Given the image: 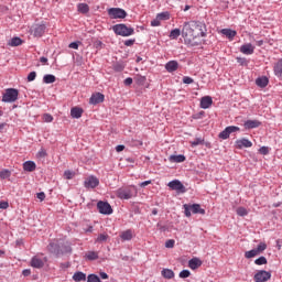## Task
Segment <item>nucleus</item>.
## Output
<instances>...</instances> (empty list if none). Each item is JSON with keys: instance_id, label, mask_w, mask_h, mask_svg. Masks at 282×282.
Here are the masks:
<instances>
[{"instance_id": "1", "label": "nucleus", "mask_w": 282, "mask_h": 282, "mask_svg": "<svg viewBox=\"0 0 282 282\" xmlns=\"http://www.w3.org/2000/svg\"><path fill=\"white\" fill-rule=\"evenodd\" d=\"M206 36V24L200 21H189L183 24L182 37L186 45H197L196 39Z\"/></svg>"}, {"instance_id": "2", "label": "nucleus", "mask_w": 282, "mask_h": 282, "mask_svg": "<svg viewBox=\"0 0 282 282\" xmlns=\"http://www.w3.org/2000/svg\"><path fill=\"white\" fill-rule=\"evenodd\" d=\"M112 31L117 36H133V34H135V30L131 26H127V24H116L112 26Z\"/></svg>"}, {"instance_id": "3", "label": "nucleus", "mask_w": 282, "mask_h": 282, "mask_svg": "<svg viewBox=\"0 0 282 282\" xmlns=\"http://www.w3.org/2000/svg\"><path fill=\"white\" fill-rule=\"evenodd\" d=\"M183 208L186 217H191V212L194 215H197V214L206 215V209H203L199 204H193V205L185 204L183 205Z\"/></svg>"}, {"instance_id": "4", "label": "nucleus", "mask_w": 282, "mask_h": 282, "mask_svg": "<svg viewBox=\"0 0 282 282\" xmlns=\"http://www.w3.org/2000/svg\"><path fill=\"white\" fill-rule=\"evenodd\" d=\"M137 193L135 187H121L117 191V197L119 199H131V197H135Z\"/></svg>"}, {"instance_id": "5", "label": "nucleus", "mask_w": 282, "mask_h": 282, "mask_svg": "<svg viewBox=\"0 0 282 282\" xmlns=\"http://www.w3.org/2000/svg\"><path fill=\"white\" fill-rule=\"evenodd\" d=\"M19 100V90L17 88H8L2 96V102H17Z\"/></svg>"}, {"instance_id": "6", "label": "nucleus", "mask_w": 282, "mask_h": 282, "mask_svg": "<svg viewBox=\"0 0 282 282\" xmlns=\"http://www.w3.org/2000/svg\"><path fill=\"white\" fill-rule=\"evenodd\" d=\"M108 17L110 19H127V11L120 8H110L108 9Z\"/></svg>"}, {"instance_id": "7", "label": "nucleus", "mask_w": 282, "mask_h": 282, "mask_svg": "<svg viewBox=\"0 0 282 282\" xmlns=\"http://www.w3.org/2000/svg\"><path fill=\"white\" fill-rule=\"evenodd\" d=\"M97 208L101 215H111L113 213V208H111V205L107 202H98Z\"/></svg>"}, {"instance_id": "8", "label": "nucleus", "mask_w": 282, "mask_h": 282, "mask_svg": "<svg viewBox=\"0 0 282 282\" xmlns=\"http://www.w3.org/2000/svg\"><path fill=\"white\" fill-rule=\"evenodd\" d=\"M237 131H240L239 127L229 126L218 134V138H220V140H228L230 133H237Z\"/></svg>"}, {"instance_id": "9", "label": "nucleus", "mask_w": 282, "mask_h": 282, "mask_svg": "<svg viewBox=\"0 0 282 282\" xmlns=\"http://www.w3.org/2000/svg\"><path fill=\"white\" fill-rule=\"evenodd\" d=\"M253 279L256 282L270 281V279H272V273L265 270H260L254 274Z\"/></svg>"}, {"instance_id": "10", "label": "nucleus", "mask_w": 282, "mask_h": 282, "mask_svg": "<svg viewBox=\"0 0 282 282\" xmlns=\"http://www.w3.org/2000/svg\"><path fill=\"white\" fill-rule=\"evenodd\" d=\"M45 30H46L45 24H34V25L31 28V34H32L35 39H41V36H43V34H45Z\"/></svg>"}, {"instance_id": "11", "label": "nucleus", "mask_w": 282, "mask_h": 282, "mask_svg": "<svg viewBox=\"0 0 282 282\" xmlns=\"http://www.w3.org/2000/svg\"><path fill=\"white\" fill-rule=\"evenodd\" d=\"M45 261H47V258L42 259L41 257L35 256L31 259L30 265L31 268L41 269L45 265Z\"/></svg>"}, {"instance_id": "12", "label": "nucleus", "mask_w": 282, "mask_h": 282, "mask_svg": "<svg viewBox=\"0 0 282 282\" xmlns=\"http://www.w3.org/2000/svg\"><path fill=\"white\" fill-rule=\"evenodd\" d=\"M167 186L172 189V191H178L180 193H186V187H184V184H182V182H180L178 180L175 181H171Z\"/></svg>"}, {"instance_id": "13", "label": "nucleus", "mask_w": 282, "mask_h": 282, "mask_svg": "<svg viewBox=\"0 0 282 282\" xmlns=\"http://www.w3.org/2000/svg\"><path fill=\"white\" fill-rule=\"evenodd\" d=\"M235 147L239 150L241 149H250L252 147V141L246 139V138H242V139H238L236 140L235 142Z\"/></svg>"}, {"instance_id": "14", "label": "nucleus", "mask_w": 282, "mask_h": 282, "mask_svg": "<svg viewBox=\"0 0 282 282\" xmlns=\"http://www.w3.org/2000/svg\"><path fill=\"white\" fill-rule=\"evenodd\" d=\"M100 184V181L96 176H89L85 180L84 186L85 188H96Z\"/></svg>"}, {"instance_id": "15", "label": "nucleus", "mask_w": 282, "mask_h": 282, "mask_svg": "<svg viewBox=\"0 0 282 282\" xmlns=\"http://www.w3.org/2000/svg\"><path fill=\"white\" fill-rule=\"evenodd\" d=\"M100 102H105V95H102L101 93L93 94L89 99V104L90 105H100Z\"/></svg>"}, {"instance_id": "16", "label": "nucleus", "mask_w": 282, "mask_h": 282, "mask_svg": "<svg viewBox=\"0 0 282 282\" xmlns=\"http://www.w3.org/2000/svg\"><path fill=\"white\" fill-rule=\"evenodd\" d=\"M47 248L51 254H55V257H61V242H51Z\"/></svg>"}, {"instance_id": "17", "label": "nucleus", "mask_w": 282, "mask_h": 282, "mask_svg": "<svg viewBox=\"0 0 282 282\" xmlns=\"http://www.w3.org/2000/svg\"><path fill=\"white\" fill-rule=\"evenodd\" d=\"M241 54H246V56H250L254 54V46L251 43H247L240 46Z\"/></svg>"}, {"instance_id": "18", "label": "nucleus", "mask_w": 282, "mask_h": 282, "mask_svg": "<svg viewBox=\"0 0 282 282\" xmlns=\"http://www.w3.org/2000/svg\"><path fill=\"white\" fill-rule=\"evenodd\" d=\"M213 107V97L205 96L200 99V109H210Z\"/></svg>"}, {"instance_id": "19", "label": "nucleus", "mask_w": 282, "mask_h": 282, "mask_svg": "<svg viewBox=\"0 0 282 282\" xmlns=\"http://www.w3.org/2000/svg\"><path fill=\"white\" fill-rule=\"evenodd\" d=\"M202 259L199 258H192L189 261H188V268L191 270H197L198 268H202Z\"/></svg>"}, {"instance_id": "20", "label": "nucleus", "mask_w": 282, "mask_h": 282, "mask_svg": "<svg viewBox=\"0 0 282 282\" xmlns=\"http://www.w3.org/2000/svg\"><path fill=\"white\" fill-rule=\"evenodd\" d=\"M220 34L228 37L229 41H232V39H235V36H237V31L231 30V29H223V30H220Z\"/></svg>"}, {"instance_id": "21", "label": "nucleus", "mask_w": 282, "mask_h": 282, "mask_svg": "<svg viewBox=\"0 0 282 282\" xmlns=\"http://www.w3.org/2000/svg\"><path fill=\"white\" fill-rule=\"evenodd\" d=\"M178 67H180V64L176 61H170L165 65L166 72H170V73L177 72Z\"/></svg>"}, {"instance_id": "22", "label": "nucleus", "mask_w": 282, "mask_h": 282, "mask_svg": "<svg viewBox=\"0 0 282 282\" xmlns=\"http://www.w3.org/2000/svg\"><path fill=\"white\" fill-rule=\"evenodd\" d=\"M261 127V121L259 120H247L245 122V129H257Z\"/></svg>"}, {"instance_id": "23", "label": "nucleus", "mask_w": 282, "mask_h": 282, "mask_svg": "<svg viewBox=\"0 0 282 282\" xmlns=\"http://www.w3.org/2000/svg\"><path fill=\"white\" fill-rule=\"evenodd\" d=\"M59 246L61 254H69V252H72V245H69V242H59Z\"/></svg>"}, {"instance_id": "24", "label": "nucleus", "mask_w": 282, "mask_h": 282, "mask_svg": "<svg viewBox=\"0 0 282 282\" xmlns=\"http://www.w3.org/2000/svg\"><path fill=\"white\" fill-rule=\"evenodd\" d=\"M23 169L28 173H33V171H36V163H34L33 161H26L23 163Z\"/></svg>"}, {"instance_id": "25", "label": "nucleus", "mask_w": 282, "mask_h": 282, "mask_svg": "<svg viewBox=\"0 0 282 282\" xmlns=\"http://www.w3.org/2000/svg\"><path fill=\"white\" fill-rule=\"evenodd\" d=\"M268 83H270V79L265 76L256 79V85L261 88L268 87Z\"/></svg>"}, {"instance_id": "26", "label": "nucleus", "mask_w": 282, "mask_h": 282, "mask_svg": "<svg viewBox=\"0 0 282 282\" xmlns=\"http://www.w3.org/2000/svg\"><path fill=\"white\" fill-rule=\"evenodd\" d=\"M72 118H83V108L74 107L70 109Z\"/></svg>"}, {"instance_id": "27", "label": "nucleus", "mask_w": 282, "mask_h": 282, "mask_svg": "<svg viewBox=\"0 0 282 282\" xmlns=\"http://www.w3.org/2000/svg\"><path fill=\"white\" fill-rule=\"evenodd\" d=\"M77 12H79V14H87V13H89V4H87V3H78L77 4Z\"/></svg>"}, {"instance_id": "28", "label": "nucleus", "mask_w": 282, "mask_h": 282, "mask_svg": "<svg viewBox=\"0 0 282 282\" xmlns=\"http://www.w3.org/2000/svg\"><path fill=\"white\" fill-rule=\"evenodd\" d=\"M122 241H131L133 239V231L131 229H128L120 235Z\"/></svg>"}, {"instance_id": "29", "label": "nucleus", "mask_w": 282, "mask_h": 282, "mask_svg": "<svg viewBox=\"0 0 282 282\" xmlns=\"http://www.w3.org/2000/svg\"><path fill=\"white\" fill-rule=\"evenodd\" d=\"M162 278L163 279H174L175 278V272L171 269H163L161 271Z\"/></svg>"}, {"instance_id": "30", "label": "nucleus", "mask_w": 282, "mask_h": 282, "mask_svg": "<svg viewBox=\"0 0 282 282\" xmlns=\"http://www.w3.org/2000/svg\"><path fill=\"white\" fill-rule=\"evenodd\" d=\"M73 281L80 282V281H87V274L78 271L74 273Z\"/></svg>"}, {"instance_id": "31", "label": "nucleus", "mask_w": 282, "mask_h": 282, "mask_svg": "<svg viewBox=\"0 0 282 282\" xmlns=\"http://www.w3.org/2000/svg\"><path fill=\"white\" fill-rule=\"evenodd\" d=\"M170 162H176V163L186 162V156H184V154L171 155Z\"/></svg>"}, {"instance_id": "32", "label": "nucleus", "mask_w": 282, "mask_h": 282, "mask_svg": "<svg viewBox=\"0 0 282 282\" xmlns=\"http://www.w3.org/2000/svg\"><path fill=\"white\" fill-rule=\"evenodd\" d=\"M9 45L11 47H19V45H23V40H21V37H13L11 39V41L9 42Z\"/></svg>"}, {"instance_id": "33", "label": "nucleus", "mask_w": 282, "mask_h": 282, "mask_svg": "<svg viewBox=\"0 0 282 282\" xmlns=\"http://www.w3.org/2000/svg\"><path fill=\"white\" fill-rule=\"evenodd\" d=\"M43 83L46 85H52V83H56V76L54 75H44Z\"/></svg>"}, {"instance_id": "34", "label": "nucleus", "mask_w": 282, "mask_h": 282, "mask_svg": "<svg viewBox=\"0 0 282 282\" xmlns=\"http://www.w3.org/2000/svg\"><path fill=\"white\" fill-rule=\"evenodd\" d=\"M274 74L275 76H278L279 78H281L282 76V61H279L275 66H274Z\"/></svg>"}, {"instance_id": "35", "label": "nucleus", "mask_w": 282, "mask_h": 282, "mask_svg": "<svg viewBox=\"0 0 282 282\" xmlns=\"http://www.w3.org/2000/svg\"><path fill=\"white\" fill-rule=\"evenodd\" d=\"M11 175L12 172L8 169L0 171V180H8L9 177H11Z\"/></svg>"}, {"instance_id": "36", "label": "nucleus", "mask_w": 282, "mask_h": 282, "mask_svg": "<svg viewBox=\"0 0 282 282\" xmlns=\"http://www.w3.org/2000/svg\"><path fill=\"white\" fill-rule=\"evenodd\" d=\"M181 34H182V31L180 29H174L170 33V39H172V40L180 39Z\"/></svg>"}, {"instance_id": "37", "label": "nucleus", "mask_w": 282, "mask_h": 282, "mask_svg": "<svg viewBox=\"0 0 282 282\" xmlns=\"http://www.w3.org/2000/svg\"><path fill=\"white\" fill-rule=\"evenodd\" d=\"M86 258L88 259V261H96V259H98V252H96V251H88L86 253Z\"/></svg>"}, {"instance_id": "38", "label": "nucleus", "mask_w": 282, "mask_h": 282, "mask_svg": "<svg viewBox=\"0 0 282 282\" xmlns=\"http://www.w3.org/2000/svg\"><path fill=\"white\" fill-rule=\"evenodd\" d=\"M259 254L256 249L245 252L246 259H253V257H259Z\"/></svg>"}, {"instance_id": "39", "label": "nucleus", "mask_w": 282, "mask_h": 282, "mask_svg": "<svg viewBox=\"0 0 282 282\" xmlns=\"http://www.w3.org/2000/svg\"><path fill=\"white\" fill-rule=\"evenodd\" d=\"M256 250L259 254H261V253L265 252V250H268V245H265V242H260L258 245V247L256 248Z\"/></svg>"}, {"instance_id": "40", "label": "nucleus", "mask_w": 282, "mask_h": 282, "mask_svg": "<svg viewBox=\"0 0 282 282\" xmlns=\"http://www.w3.org/2000/svg\"><path fill=\"white\" fill-rule=\"evenodd\" d=\"M159 21H169L171 19V14L169 12H162L156 15Z\"/></svg>"}, {"instance_id": "41", "label": "nucleus", "mask_w": 282, "mask_h": 282, "mask_svg": "<svg viewBox=\"0 0 282 282\" xmlns=\"http://www.w3.org/2000/svg\"><path fill=\"white\" fill-rule=\"evenodd\" d=\"M256 265H267L268 264V259L265 257H260L254 260Z\"/></svg>"}, {"instance_id": "42", "label": "nucleus", "mask_w": 282, "mask_h": 282, "mask_svg": "<svg viewBox=\"0 0 282 282\" xmlns=\"http://www.w3.org/2000/svg\"><path fill=\"white\" fill-rule=\"evenodd\" d=\"M134 80L138 83V85H144V83H147V77L142 75H135Z\"/></svg>"}, {"instance_id": "43", "label": "nucleus", "mask_w": 282, "mask_h": 282, "mask_svg": "<svg viewBox=\"0 0 282 282\" xmlns=\"http://www.w3.org/2000/svg\"><path fill=\"white\" fill-rule=\"evenodd\" d=\"M107 239H109V235H107V234H100V235L97 237L96 241H97L98 243H102V242L107 241Z\"/></svg>"}, {"instance_id": "44", "label": "nucleus", "mask_w": 282, "mask_h": 282, "mask_svg": "<svg viewBox=\"0 0 282 282\" xmlns=\"http://www.w3.org/2000/svg\"><path fill=\"white\" fill-rule=\"evenodd\" d=\"M191 147L195 148V147H199V144H204V139L202 138H196L194 141L189 142Z\"/></svg>"}, {"instance_id": "45", "label": "nucleus", "mask_w": 282, "mask_h": 282, "mask_svg": "<svg viewBox=\"0 0 282 282\" xmlns=\"http://www.w3.org/2000/svg\"><path fill=\"white\" fill-rule=\"evenodd\" d=\"M237 215H239V217H246V215H248V209H246V207H238Z\"/></svg>"}, {"instance_id": "46", "label": "nucleus", "mask_w": 282, "mask_h": 282, "mask_svg": "<svg viewBox=\"0 0 282 282\" xmlns=\"http://www.w3.org/2000/svg\"><path fill=\"white\" fill-rule=\"evenodd\" d=\"M87 282H101V281H100V278H98V275L89 274L87 278Z\"/></svg>"}, {"instance_id": "47", "label": "nucleus", "mask_w": 282, "mask_h": 282, "mask_svg": "<svg viewBox=\"0 0 282 282\" xmlns=\"http://www.w3.org/2000/svg\"><path fill=\"white\" fill-rule=\"evenodd\" d=\"M178 276H180V279H188V276H191V271L183 270L180 272Z\"/></svg>"}, {"instance_id": "48", "label": "nucleus", "mask_w": 282, "mask_h": 282, "mask_svg": "<svg viewBox=\"0 0 282 282\" xmlns=\"http://www.w3.org/2000/svg\"><path fill=\"white\" fill-rule=\"evenodd\" d=\"M259 153H260L261 155H268V153H270V148H268V147H261V148L259 149Z\"/></svg>"}, {"instance_id": "49", "label": "nucleus", "mask_w": 282, "mask_h": 282, "mask_svg": "<svg viewBox=\"0 0 282 282\" xmlns=\"http://www.w3.org/2000/svg\"><path fill=\"white\" fill-rule=\"evenodd\" d=\"M64 177H65L66 180H73V178H74V172H72V171H69V170L65 171V172H64Z\"/></svg>"}, {"instance_id": "50", "label": "nucleus", "mask_w": 282, "mask_h": 282, "mask_svg": "<svg viewBox=\"0 0 282 282\" xmlns=\"http://www.w3.org/2000/svg\"><path fill=\"white\" fill-rule=\"evenodd\" d=\"M236 61L237 63H239V65H242V66L248 65V59H246V57H237Z\"/></svg>"}, {"instance_id": "51", "label": "nucleus", "mask_w": 282, "mask_h": 282, "mask_svg": "<svg viewBox=\"0 0 282 282\" xmlns=\"http://www.w3.org/2000/svg\"><path fill=\"white\" fill-rule=\"evenodd\" d=\"M10 208V204L6 200L0 202V209L1 210H8Z\"/></svg>"}, {"instance_id": "52", "label": "nucleus", "mask_w": 282, "mask_h": 282, "mask_svg": "<svg viewBox=\"0 0 282 282\" xmlns=\"http://www.w3.org/2000/svg\"><path fill=\"white\" fill-rule=\"evenodd\" d=\"M183 83L185 85H193V83H195V80L188 76H185V77H183Z\"/></svg>"}, {"instance_id": "53", "label": "nucleus", "mask_w": 282, "mask_h": 282, "mask_svg": "<svg viewBox=\"0 0 282 282\" xmlns=\"http://www.w3.org/2000/svg\"><path fill=\"white\" fill-rule=\"evenodd\" d=\"M115 72H122L124 69L123 64L117 63L113 65Z\"/></svg>"}, {"instance_id": "54", "label": "nucleus", "mask_w": 282, "mask_h": 282, "mask_svg": "<svg viewBox=\"0 0 282 282\" xmlns=\"http://www.w3.org/2000/svg\"><path fill=\"white\" fill-rule=\"evenodd\" d=\"M43 120L44 122H52L54 120V117H52V115L50 113H45L43 115Z\"/></svg>"}, {"instance_id": "55", "label": "nucleus", "mask_w": 282, "mask_h": 282, "mask_svg": "<svg viewBox=\"0 0 282 282\" xmlns=\"http://www.w3.org/2000/svg\"><path fill=\"white\" fill-rule=\"evenodd\" d=\"M32 80H36V72H31V73L28 75V82H29V83H32Z\"/></svg>"}, {"instance_id": "56", "label": "nucleus", "mask_w": 282, "mask_h": 282, "mask_svg": "<svg viewBox=\"0 0 282 282\" xmlns=\"http://www.w3.org/2000/svg\"><path fill=\"white\" fill-rule=\"evenodd\" d=\"M165 248H175V240L173 239L166 240Z\"/></svg>"}, {"instance_id": "57", "label": "nucleus", "mask_w": 282, "mask_h": 282, "mask_svg": "<svg viewBox=\"0 0 282 282\" xmlns=\"http://www.w3.org/2000/svg\"><path fill=\"white\" fill-rule=\"evenodd\" d=\"M37 158H47V151H45V149H41L39 152H37Z\"/></svg>"}, {"instance_id": "58", "label": "nucleus", "mask_w": 282, "mask_h": 282, "mask_svg": "<svg viewBox=\"0 0 282 282\" xmlns=\"http://www.w3.org/2000/svg\"><path fill=\"white\" fill-rule=\"evenodd\" d=\"M160 19H158V17H156V19H154V20H152L151 21V25H152V28H158V26H160Z\"/></svg>"}, {"instance_id": "59", "label": "nucleus", "mask_w": 282, "mask_h": 282, "mask_svg": "<svg viewBox=\"0 0 282 282\" xmlns=\"http://www.w3.org/2000/svg\"><path fill=\"white\" fill-rule=\"evenodd\" d=\"M80 44V42H73L68 45V47L70 50H78V45Z\"/></svg>"}, {"instance_id": "60", "label": "nucleus", "mask_w": 282, "mask_h": 282, "mask_svg": "<svg viewBox=\"0 0 282 282\" xmlns=\"http://www.w3.org/2000/svg\"><path fill=\"white\" fill-rule=\"evenodd\" d=\"M123 84H124L127 87H129V85H133V78H131V77L126 78L124 82H123Z\"/></svg>"}, {"instance_id": "61", "label": "nucleus", "mask_w": 282, "mask_h": 282, "mask_svg": "<svg viewBox=\"0 0 282 282\" xmlns=\"http://www.w3.org/2000/svg\"><path fill=\"white\" fill-rule=\"evenodd\" d=\"M36 196H37V199H40V202H44L45 200V193L40 192V193L36 194Z\"/></svg>"}, {"instance_id": "62", "label": "nucleus", "mask_w": 282, "mask_h": 282, "mask_svg": "<svg viewBox=\"0 0 282 282\" xmlns=\"http://www.w3.org/2000/svg\"><path fill=\"white\" fill-rule=\"evenodd\" d=\"M134 43H135V40H127V41H124V45L127 47H131V45H133Z\"/></svg>"}, {"instance_id": "63", "label": "nucleus", "mask_w": 282, "mask_h": 282, "mask_svg": "<svg viewBox=\"0 0 282 282\" xmlns=\"http://www.w3.org/2000/svg\"><path fill=\"white\" fill-rule=\"evenodd\" d=\"M23 276H30L32 274V271L30 269H25L22 271Z\"/></svg>"}, {"instance_id": "64", "label": "nucleus", "mask_w": 282, "mask_h": 282, "mask_svg": "<svg viewBox=\"0 0 282 282\" xmlns=\"http://www.w3.org/2000/svg\"><path fill=\"white\" fill-rule=\"evenodd\" d=\"M123 149H124V145H117V147H116L117 153L122 152Z\"/></svg>"}]
</instances>
